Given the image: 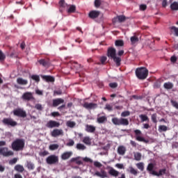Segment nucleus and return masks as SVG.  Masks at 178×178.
<instances>
[{
    "label": "nucleus",
    "instance_id": "nucleus-1",
    "mask_svg": "<svg viewBox=\"0 0 178 178\" xmlns=\"http://www.w3.org/2000/svg\"><path fill=\"white\" fill-rule=\"evenodd\" d=\"M154 168L155 164H154L153 163H149L147 165V170L149 173V175H152V176H157V177H161V176L166 175V168L160 169L159 172H156L154 170Z\"/></svg>",
    "mask_w": 178,
    "mask_h": 178
},
{
    "label": "nucleus",
    "instance_id": "nucleus-2",
    "mask_svg": "<svg viewBox=\"0 0 178 178\" xmlns=\"http://www.w3.org/2000/svg\"><path fill=\"white\" fill-rule=\"evenodd\" d=\"M25 144L24 139L17 138L11 143V148L13 151L19 152V151H23L24 149Z\"/></svg>",
    "mask_w": 178,
    "mask_h": 178
},
{
    "label": "nucleus",
    "instance_id": "nucleus-3",
    "mask_svg": "<svg viewBox=\"0 0 178 178\" xmlns=\"http://www.w3.org/2000/svg\"><path fill=\"white\" fill-rule=\"evenodd\" d=\"M135 73L139 80H145L148 77V70L145 67L137 68Z\"/></svg>",
    "mask_w": 178,
    "mask_h": 178
},
{
    "label": "nucleus",
    "instance_id": "nucleus-4",
    "mask_svg": "<svg viewBox=\"0 0 178 178\" xmlns=\"http://www.w3.org/2000/svg\"><path fill=\"white\" fill-rule=\"evenodd\" d=\"M111 122L115 126H129V120L127 118H113Z\"/></svg>",
    "mask_w": 178,
    "mask_h": 178
},
{
    "label": "nucleus",
    "instance_id": "nucleus-5",
    "mask_svg": "<svg viewBox=\"0 0 178 178\" xmlns=\"http://www.w3.org/2000/svg\"><path fill=\"white\" fill-rule=\"evenodd\" d=\"M134 133L135 134V138L136 141H139L140 143H145V144H148L149 143V140L145 139V137H143V132L140 129H135L134 131Z\"/></svg>",
    "mask_w": 178,
    "mask_h": 178
},
{
    "label": "nucleus",
    "instance_id": "nucleus-6",
    "mask_svg": "<svg viewBox=\"0 0 178 178\" xmlns=\"http://www.w3.org/2000/svg\"><path fill=\"white\" fill-rule=\"evenodd\" d=\"M1 122L7 127H15V126H17V122L15 121L12 118H4Z\"/></svg>",
    "mask_w": 178,
    "mask_h": 178
},
{
    "label": "nucleus",
    "instance_id": "nucleus-7",
    "mask_svg": "<svg viewBox=\"0 0 178 178\" xmlns=\"http://www.w3.org/2000/svg\"><path fill=\"white\" fill-rule=\"evenodd\" d=\"M0 155L8 158L9 156H13L15 155V152L12 150H9V148L7 147H0Z\"/></svg>",
    "mask_w": 178,
    "mask_h": 178
},
{
    "label": "nucleus",
    "instance_id": "nucleus-8",
    "mask_svg": "<svg viewBox=\"0 0 178 178\" xmlns=\"http://www.w3.org/2000/svg\"><path fill=\"white\" fill-rule=\"evenodd\" d=\"M46 162L48 165H56V163H59V157L55 154H51L46 159Z\"/></svg>",
    "mask_w": 178,
    "mask_h": 178
},
{
    "label": "nucleus",
    "instance_id": "nucleus-9",
    "mask_svg": "<svg viewBox=\"0 0 178 178\" xmlns=\"http://www.w3.org/2000/svg\"><path fill=\"white\" fill-rule=\"evenodd\" d=\"M14 116H17L18 118H26L27 113L23 109L19 108L13 111Z\"/></svg>",
    "mask_w": 178,
    "mask_h": 178
},
{
    "label": "nucleus",
    "instance_id": "nucleus-10",
    "mask_svg": "<svg viewBox=\"0 0 178 178\" xmlns=\"http://www.w3.org/2000/svg\"><path fill=\"white\" fill-rule=\"evenodd\" d=\"M22 99H23V101H34V99H35L34 98V95H33V92H25L24 93H23V95H22Z\"/></svg>",
    "mask_w": 178,
    "mask_h": 178
},
{
    "label": "nucleus",
    "instance_id": "nucleus-11",
    "mask_svg": "<svg viewBox=\"0 0 178 178\" xmlns=\"http://www.w3.org/2000/svg\"><path fill=\"white\" fill-rule=\"evenodd\" d=\"M59 126H60V122L52 120H49L46 124V127L48 129H54L55 127H59Z\"/></svg>",
    "mask_w": 178,
    "mask_h": 178
},
{
    "label": "nucleus",
    "instance_id": "nucleus-12",
    "mask_svg": "<svg viewBox=\"0 0 178 178\" xmlns=\"http://www.w3.org/2000/svg\"><path fill=\"white\" fill-rule=\"evenodd\" d=\"M82 106H83L85 109L88 110L97 109V108H98V104L95 103L85 102L82 104Z\"/></svg>",
    "mask_w": 178,
    "mask_h": 178
},
{
    "label": "nucleus",
    "instance_id": "nucleus-13",
    "mask_svg": "<svg viewBox=\"0 0 178 178\" xmlns=\"http://www.w3.org/2000/svg\"><path fill=\"white\" fill-rule=\"evenodd\" d=\"M107 56L112 59L114 56H116V49L113 47H109L107 51Z\"/></svg>",
    "mask_w": 178,
    "mask_h": 178
},
{
    "label": "nucleus",
    "instance_id": "nucleus-14",
    "mask_svg": "<svg viewBox=\"0 0 178 178\" xmlns=\"http://www.w3.org/2000/svg\"><path fill=\"white\" fill-rule=\"evenodd\" d=\"M51 137H58L59 136H63V130L58 129H54L51 132Z\"/></svg>",
    "mask_w": 178,
    "mask_h": 178
},
{
    "label": "nucleus",
    "instance_id": "nucleus-15",
    "mask_svg": "<svg viewBox=\"0 0 178 178\" xmlns=\"http://www.w3.org/2000/svg\"><path fill=\"white\" fill-rule=\"evenodd\" d=\"M64 102H65V100L62 98L54 99H53L52 106L54 108H56V106H59L60 104H63Z\"/></svg>",
    "mask_w": 178,
    "mask_h": 178
},
{
    "label": "nucleus",
    "instance_id": "nucleus-16",
    "mask_svg": "<svg viewBox=\"0 0 178 178\" xmlns=\"http://www.w3.org/2000/svg\"><path fill=\"white\" fill-rule=\"evenodd\" d=\"M101 15V12L97 11V10H92L89 13L88 17L90 19H97Z\"/></svg>",
    "mask_w": 178,
    "mask_h": 178
},
{
    "label": "nucleus",
    "instance_id": "nucleus-17",
    "mask_svg": "<svg viewBox=\"0 0 178 178\" xmlns=\"http://www.w3.org/2000/svg\"><path fill=\"white\" fill-rule=\"evenodd\" d=\"M94 176H97L98 177L101 178H106L108 177V173H106V171L101 170L100 172L98 171L95 172Z\"/></svg>",
    "mask_w": 178,
    "mask_h": 178
},
{
    "label": "nucleus",
    "instance_id": "nucleus-18",
    "mask_svg": "<svg viewBox=\"0 0 178 178\" xmlns=\"http://www.w3.org/2000/svg\"><path fill=\"white\" fill-rule=\"evenodd\" d=\"M41 77L43 80H45L47 83H54L55 81V78L54 76L48 75H41Z\"/></svg>",
    "mask_w": 178,
    "mask_h": 178
},
{
    "label": "nucleus",
    "instance_id": "nucleus-19",
    "mask_svg": "<svg viewBox=\"0 0 178 178\" xmlns=\"http://www.w3.org/2000/svg\"><path fill=\"white\" fill-rule=\"evenodd\" d=\"M85 130L87 133H95L96 127L94 125L86 124Z\"/></svg>",
    "mask_w": 178,
    "mask_h": 178
},
{
    "label": "nucleus",
    "instance_id": "nucleus-20",
    "mask_svg": "<svg viewBox=\"0 0 178 178\" xmlns=\"http://www.w3.org/2000/svg\"><path fill=\"white\" fill-rule=\"evenodd\" d=\"M73 155V152H65L61 155V159L63 161H66V159H69L70 156Z\"/></svg>",
    "mask_w": 178,
    "mask_h": 178
},
{
    "label": "nucleus",
    "instance_id": "nucleus-21",
    "mask_svg": "<svg viewBox=\"0 0 178 178\" xmlns=\"http://www.w3.org/2000/svg\"><path fill=\"white\" fill-rule=\"evenodd\" d=\"M38 63L44 67H49L50 65L49 60L41 59L38 60Z\"/></svg>",
    "mask_w": 178,
    "mask_h": 178
},
{
    "label": "nucleus",
    "instance_id": "nucleus-22",
    "mask_svg": "<svg viewBox=\"0 0 178 178\" xmlns=\"http://www.w3.org/2000/svg\"><path fill=\"white\" fill-rule=\"evenodd\" d=\"M17 84H19V86H27V84H29V81H27V79H24L23 78H17Z\"/></svg>",
    "mask_w": 178,
    "mask_h": 178
},
{
    "label": "nucleus",
    "instance_id": "nucleus-23",
    "mask_svg": "<svg viewBox=\"0 0 178 178\" xmlns=\"http://www.w3.org/2000/svg\"><path fill=\"white\" fill-rule=\"evenodd\" d=\"M119 171L115 170L113 168H111L108 170V174L114 177H118V176H119Z\"/></svg>",
    "mask_w": 178,
    "mask_h": 178
},
{
    "label": "nucleus",
    "instance_id": "nucleus-24",
    "mask_svg": "<svg viewBox=\"0 0 178 178\" xmlns=\"http://www.w3.org/2000/svg\"><path fill=\"white\" fill-rule=\"evenodd\" d=\"M97 123H99L100 124L106 123V122H108V118H106V116H105V115L99 117L97 119Z\"/></svg>",
    "mask_w": 178,
    "mask_h": 178
},
{
    "label": "nucleus",
    "instance_id": "nucleus-25",
    "mask_svg": "<svg viewBox=\"0 0 178 178\" xmlns=\"http://www.w3.org/2000/svg\"><path fill=\"white\" fill-rule=\"evenodd\" d=\"M113 62L115 63V65L118 67H119V66H120V65H122V58H120V57H118V56H114L113 57Z\"/></svg>",
    "mask_w": 178,
    "mask_h": 178
},
{
    "label": "nucleus",
    "instance_id": "nucleus-26",
    "mask_svg": "<svg viewBox=\"0 0 178 178\" xmlns=\"http://www.w3.org/2000/svg\"><path fill=\"white\" fill-rule=\"evenodd\" d=\"M16 172H18L19 173H23L24 172V167L20 164H17L14 168Z\"/></svg>",
    "mask_w": 178,
    "mask_h": 178
},
{
    "label": "nucleus",
    "instance_id": "nucleus-27",
    "mask_svg": "<svg viewBox=\"0 0 178 178\" xmlns=\"http://www.w3.org/2000/svg\"><path fill=\"white\" fill-rule=\"evenodd\" d=\"M170 8L171 10H172L174 12H177V10H178V2L177 1H174L173 3H172L170 4Z\"/></svg>",
    "mask_w": 178,
    "mask_h": 178
},
{
    "label": "nucleus",
    "instance_id": "nucleus-28",
    "mask_svg": "<svg viewBox=\"0 0 178 178\" xmlns=\"http://www.w3.org/2000/svg\"><path fill=\"white\" fill-rule=\"evenodd\" d=\"M118 154L119 155H124L126 154V147L124 146H119L118 148Z\"/></svg>",
    "mask_w": 178,
    "mask_h": 178
},
{
    "label": "nucleus",
    "instance_id": "nucleus-29",
    "mask_svg": "<svg viewBox=\"0 0 178 178\" xmlns=\"http://www.w3.org/2000/svg\"><path fill=\"white\" fill-rule=\"evenodd\" d=\"M163 87L165 90H172V88L174 87V85L172 82H166L164 83Z\"/></svg>",
    "mask_w": 178,
    "mask_h": 178
},
{
    "label": "nucleus",
    "instance_id": "nucleus-30",
    "mask_svg": "<svg viewBox=\"0 0 178 178\" xmlns=\"http://www.w3.org/2000/svg\"><path fill=\"white\" fill-rule=\"evenodd\" d=\"M130 40H131V45H136L137 44V42H138V41H139L138 37H137L136 35H134V36L131 37Z\"/></svg>",
    "mask_w": 178,
    "mask_h": 178
},
{
    "label": "nucleus",
    "instance_id": "nucleus-31",
    "mask_svg": "<svg viewBox=\"0 0 178 178\" xmlns=\"http://www.w3.org/2000/svg\"><path fill=\"white\" fill-rule=\"evenodd\" d=\"M139 118L141 120V122H149V118H148V116H147V115H140Z\"/></svg>",
    "mask_w": 178,
    "mask_h": 178
},
{
    "label": "nucleus",
    "instance_id": "nucleus-32",
    "mask_svg": "<svg viewBox=\"0 0 178 178\" xmlns=\"http://www.w3.org/2000/svg\"><path fill=\"white\" fill-rule=\"evenodd\" d=\"M31 79L32 80H33L34 81H35V83H40V76L37 75V74H33L31 76Z\"/></svg>",
    "mask_w": 178,
    "mask_h": 178
},
{
    "label": "nucleus",
    "instance_id": "nucleus-33",
    "mask_svg": "<svg viewBox=\"0 0 178 178\" xmlns=\"http://www.w3.org/2000/svg\"><path fill=\"white\" fill-rule=\"evenodd\" d=\"M83 143L86 144V145H91V139L88 136H86L83 140Z\"/></svg>",
    "mask_w": 178,
    "mask_h": 178
},
{
    "label": "nucleus",
    "instance_id": "nucleus-34",
    "mask_svg": "<svg viewBox=\"0 0 178 178\" xmlns=\"http://www.w3.org/2000/svg\"><path fill=\"white\" fill-rule=\"evenodd\" d=\"M26 167L29 170H34V168H35L34 166V163H33L31 161L27 162Z\"/></svg>",
    "mask_w": 178,
    "mask_h": 178
},
{
    "label": "nucleus",
    "instance_id": "nucleus-35",
    "mask_svg": "<svg viewBox=\"0 0 178 178\" xmlns=\"http://www.w3.org/2000/svg\"><path fill=\"white\" fill-rule=\"evenodd\" d=\"M169 29L171 33H175V35L178 37V28L176 26H170Z\"/></svg>",
    "mask_w": 178,
    "mask_h": 178
},
{
    "label": "nucleus",
    "instance_id": "nucleus-36",
    "mask_svg": "<svg viewBox=\"0 0 178 178\" xmlns=\"http://www.w3.org/2000/svg\"><path fill=\"white\" fill-rule=\"evenodd\" d=\"M129 172L131 173V175H134V176H137V175H138V171L134 169V168L129 167Z\"/></svg>",
    "mask_w": 178,
    "mask_h": 178
},
{
    "label": "nucleus",
    "instance_id": "nucleus-37",
    "mask_svg": "<svg viewBox=\"0 0 178 178\" xmlns=\"http://www.w3.org/2000/svg\"><path fill=\"white\" fill-rule=\"evenodd\" d=\"M141 153L140 152H136L134 154V159L135 161H141Z\"/></svg>",
    "mask_w": 178,
    "mask_h": 178
},
{
    "label": "nucleus",
    "instance_id": "nucleus-38",
    "mask_svg": "<svg viewBox=\"0 0 178 178\" xmlns=\"http://www.w3.org/2000/svg\"><path fill=\"white\" fill-rule=\"evenodd\" d=\"M68 13H74L76 12V6L72 5L67 10Z\"/></svg>",
    "mask_w": 178,
    "mask_h": 178
},
{
    "label": "nucleus",
    "instance_id": "nucleus-39",
    "mask_svg": "<svg viewBox=\"0 0 178 178\" xmlns=\"http://www.w3.org/2000/svg\"><path fill=\"white\" fill-rule=\"evenodd\" d=\"M119 23H123V22L126 21V17L124 15H119L117 17Z\"/></svg>",
    "mask_w": 178,
    "mask_h": 178
},
{
    "label": "nucleus",
    "instance_id": "nucleus-40",
    "mask_svg": "<svg viewBox=\"0 0 178 178\" xmlns=\"http://www.w3.org/2000/svg\"><path fill=\"white\" fill-rule=\"evenodd\" d=\"M115 47H123V45H124V42H123V40H116L115 42Z\"/></svg>",
    "mask_w": 178,
    "mask_h": 178
},
{
    "label": "nucleus",
    "instance_id": "nucleus-41",
    "mask_svg": "<svg viewBox=\"0 0 178 178\" xmlns=\"http://www.w3.org/2000/svg\"><path fill=\"white\" fill-rule=\"evenodd\" d=\"M59 148V145L58 144H53L49 145V149L51 151H55V149H58Z\"/></svg>",
    "mask_w": 178,
    "mask_h": 178
},
{
    "label": "nucleus",
    "instance_id": "nucleus-42",
    "mask_svg": "<svg viewBox=\"0 0 178 178\" xmlns=\"http://www.w3.org/2000/svg\"><path fill=\"white\" fill-rule=\"evenodd\" d=\"M66 124H67V127H70L71 129H73V127H74V126H76V122H74L73 121H67Z\"/></svg>",
    "mask_w": 178,
    "mask_h": 178
},
{
    "label": "nucleus",
    "instance_id": "nucleus-43",
    "mask_svg": "<svg viewBox=\"0 0 178 178\" xmlns=\"http://www.w3.org/2000/svg\"><path fill=\"white\" fill-rule=\"evenodd\" d=\"M76 148L77 149L81 150V151H84V149H86V146L81 143H78L76 145Z\"/></svg>",
    "mask_w": 178,
    "mask_h": 178
},
{
    "label": "nucleus",
    "instance_id": "nucleus-44",
    "mask_svg": "<svg viewBox=\"0 0 178 178\" xmlns=\"http://www.w3.org/2000/svg\"><path fill=\"white\" fill-rule=\"evenodd\" d=\"M136 166L139 170H141V172L144 171V163H138L136 164Z\"/></svg>",
    "mask_w": 178,
    "mask_h": 178
},
{
    "label": "nucleus",
    "instance_id": "nucleus-45",
    "mask_svg": "<svg viewBox=\"0 0 178 178\" xmlns=\"http://www.w3.org/2000/svg\"><path fill=\"white\" fill-rule=\"evenodd\" d=\"M159 131H168V127L165 125H160L159 127Z\"/></svg>",
    "mask_w": 178,
    "mask_h": 178
},
{
    "label": "nucleus",
    "instance_id": "nucleus-46",
    "mask_svg": "<svg viewBox=\"0 0 178 178\" xmlns=\"http://www.w3.org/2000/svg\"><path fill=\"white\" fill-rule=\"evenodd\" d=\"M72 162H76V165H83V161L78 160L77 158H72L71 159Z\"/></svg>",
    "mask_w": 178,
    "mask_h": 178
},
{
    "label": "nucleus",
    "instance_id": "nucleus-47",
    "mask_svg": "<svg viewBox=\"0 0 178 178\" xmlns=\"http://www.w3.org/2000/svg\"><path fill=\"white\" fill-rule=\"evenodd\" d=\"M59 6H60V8H66V6H67V4L65 1V0H60L59 1Z\"/></svg>",
    "mask_w": 178,
    "mask_h": 178
},
{
    "label": "nucleus",
    "instance_id": "nucleus-48",
    "mask_svg": "<svg viewBox=\"0 0 178 178\" xmlns=\"http://www.w3.org/2000/svg\"><path fill=\"white\" fill-rule=\"evenodd\" d=\"M157 115L156 113H154L152 115V122L153 123H158V120H156Z\"/></svg>",
    "mask_w": 178,
    "mask_h": 178
},
{
    "label": "nucleus",
    "instance_id": "nucleus-49",
    "mask_svg": "<svg viewBox=\"0 0 178 178\" xmlns=\"http://www.w3.org/2000/svg\"><path fill=\"white\" fill-rule=\"evenodd\" d=\"M17 161H18L17 158H14L9 161V165H15V163H17Z\"/></svg>",
    "mask_w": 178,
    "mask_h": 178
},
{
    "label": "nucleus",
    "instance_id": "nucleus-50",
    "mask_svg": "<svg viewBox=\"0 0 178 178\" xmlns=\"http://www.w3.org/2000/svg\"><path fill=\"white\" fill-rule=\"evenodd\" d=\"M122 118H126L127 116H130V111H124L121 113Z\"/></svg>",
    "mask_w": 178,
    "mask_h": 178
},
{
    "label": "nucleus",
    "instance_id": "nucleus-51",
    "mask_svg": "<svg viewBox=\"0 0 178 178\" xmlns=\"http://www.w3.org/2000/svg\"><path fill=\"white\" fill-rule=\"evenodd\" d=\"M35 109H37L38 111H42V105L41 104H37L35 105Z\"/></svg>",
    "mask_w": 178,
    "mask_h": 178
},
{
    "label": "nucleus",
    "instance_id": "nucleus-52",
    "mask_svg": "<svg viewBox=\"0 0 178 178\" xmlns=\"http://www.w3.org/2000/svg\"><path fill=\"white\" fill-rule=\"evenodd\" d=\"M73 145H74V140L70 139L69 142L67 143V147H73Z\"/></svg>",
    "mask_w": 178,
    "mask_h": 178
},
{
    "label": "nucleus",
    "instance_id": "nucleus-53",
    "mask_svg": "<svg viewBox=\"0 0 178 178\" xmlns=\"http://www.w3.org/2000/svg\"><path fill=\"white\" fill-rule=\"evenodd\" d=\"M170 102H171L172 106H174V108H176V109H178V103H177V102L174 101V100H171Z\"/></svg>",
    "mask_w": 178,
    "mask_h": 178
},
{
    "label": "nucleus",
    "instance_id": "nucleus-54",
    "mask_svg": "<svg viewBox=\"0 0 178 178\" xmlns=\"http://www.w3.org/2000/svg\"><path fill=\"white\" fill-rule=\"evenodd\" d=\"M95 8H99L101 6V0H95Z\"/></svg>",
    "mask_w": 178,
    "mask_h": 178
},
{
    "label": "nucleus",
    "instance_id": "nucleus-55",
    "mask_svg": "<svg viewBox=\"0 0 178 178\" xmlns=\"http://www.w3.org/2000/svg\"><path fill=\"white\" fill-rule=\"evenodd\" d=\"M104 109H106V111H108L109 112H111V111H113V109L112 108V106H111L110 104H106Z\"/></svg>",
    "mask_w": 178,
    "mask_h": 178
},
{
    "label": "nucleus",
    "instance_id": "nucleus-56",
    "mask_svg": "<svg viewBox=\"0 0 178 178\" xmlns=\"http://www.w3.org/2000/svg\"><path fill=\"white\" fill-rule=\"evenodd\" d=\"M6 58V56H5V54H3V52H2L0 50V60H5V58Z\"/></svg>",
    "mask_w": 178,
    "mask_h": 178
},
{
    "label": "nucleus",
    "instance_id": "nucleus-57",
    "mask_svg": "<svg viewBox=\"0 0 178 178\" xmlns=\"http://www.w3.org/2000/svg\"><path fill=\"white\" fill-rule=\"evenodd\" d=\"M109 87H111V88H116L118 87V83H109Z\"/></svg>",
    "mask_w": 178,
    "mask_h": 178
},
{
    "label": "nucleus",
    "instance_id": "nucleus-58",
    "mask_svg": "<svg viewBox=\"0 0 178 178\" xmlns=\"http://www.w3.org/2000/svg\"><path fill=\"white\" fill-rule=\"evenodd\" d=\"M106 59H108V58H106V56H102L100 58V62L102 63V65H104V63H105V62H106Z\"/></svg>",
    "mask_w": 178,
    "mask_h": 178
},
{
    "label": "nucleus",
    "instance_id": "nucleus-59",
    "mask_svg": "<svg viewBox=\"0 0 178 178\" xmlns=\"http://www.w3.org/2000/svg\"><path fill=\"white\" fill-rule=\"evenodd\" d=\"M51 116H53V118H56V116H60V113H59V112H56V111L51 113Z\"/></svg>",
    "mask_w": 178,
    "mask_h": 178
},
{
    "label": "nucleus",
    "instance_id": "nucleus-60",
    "mask_svg": "<svg viewBox=\"0 0 178 178\" xmlns=\"http://www.w3.org/2000/svg\"><path fill=\"white\" fill-rule=\"evenodd\" d=\"M94 165L96 168H101V166H102V164L98 161H95Z\"/></svg>",
    "mask_w": 178,
    "mask_h": 178
},
{
    "label": "nucleus",
    "instance_id": "nucleus-61",
    "mask_svg": "<svg viewBox=\"0 0 178 178\" xmlns=\"http://www.w3.org/2000/svg\"><path fill=\"white\" fill-rule=\"evenodd\" d=\"M170 60H171V62H172V63H175L177 60V57H176L175 56H172L170 58Z\"/></svg>",
    "mask_w": 178,
    "mask_h": 178
},
{
    "label": "nucleus",
    "instance_id": "nucleus-62",
    "mask_svg": "<svg viewBox=\"0 0 178 178\" xmlns=\"http://www.w3.org/2000/svg\"><path fill=\"white\" fill-rule=\"evenodd\" d=\"M140 10H147V5L141 4L140 6Z\"/></svg>",
    "mask_w": 178,
    "mask_h": 178
},
{
    "label": "nucleus",
    "instance_id": "nucleus-63",
    "mask_svg": "<svg viewBox=\"0 0 178 178\" xmlns=\"http://www.w3.org/2000/svg\"><path fill=\"white\" fill-rule=\"evenodd\" d=\"M162 6L166 8L168 6V0H163Z\"/></svg>",
    "mask_w": 178,
    "mask_h": 178
},
{
    "label": "nucleus",
    "instance_id": "nucleus-64",
    "mask_svg": "<svg viewBox=\"0 0 178 178\" xmlns=\"http://www.w3.org/2000/svg\"><path fill=\"white\" fill-rule=\"evenodd\" d=\"M130 144L132 147H137V143L134 140H130Z\"/></svg>",
    "mask_w": 178,
    "mask_h": 178
}]
</instances>
